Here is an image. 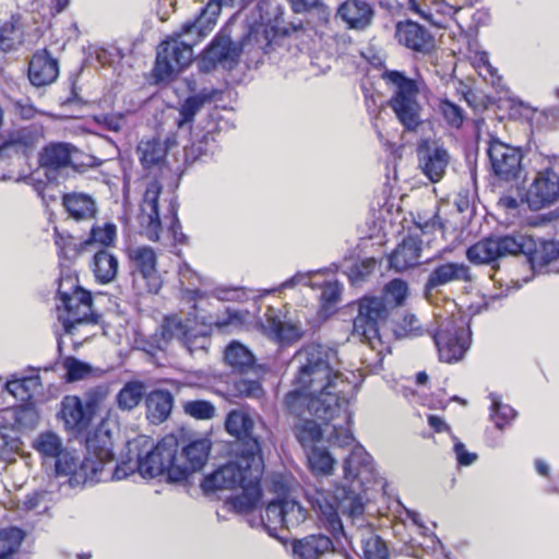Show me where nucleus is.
Segmentation results:
<instances>
[{
  "instance_id": "obj_35",
  "label": "nucleus",
  "mask_w": 559,
  "mask_h": 559,
  "mask_svg": "<svg viewBox=\"0 0 559 559\" xmlns=\"http://www.w3.org/2000/svg\"><path fill=\"white\" fill-rule=\"evenodd\" d=\"M147 418L159 424L168 418L174 405V397L167 390H154L145 399Z\"/></svg>"
},
{
  "instance_id": "obj_29",
  "label": "nucleus",
  "mask_w": 559,
  "mask_h": 559,
  "mask_svg": "<svg viewBox=\"0 0 559 559\" xmlns=\"http://www.w3.org/2000/svg\"><path fill=\"white\" fill-rule=\"evenodd\" d=\"M264 330L280 343L296 342L304 333L299 323L282 319L273 309H269L265 314Z\"/></svg>"
},
{
  "instance_id": "obj_7",
  "label": "nucleus",
  "mask_w": 559,
  "mask_h": 559,
  "mask_svg": "<svg viewBox=\"0 0 559 559\" xmlns=\"http://www.w3.org/2000/svg\"><path fill=\"white\" fill-rule=\"evenodd\" d=\"M388 317V305L381 297H364L359 301L358 314L353 322V332L361 337L371 349L376 350V361L367 365L369 372L382 369L383 343L380 335V324Z\"/></svg>"
},
{
  "instance_id": "obj_37",
  "label": "nucleus",
  "mask_w": 559,
  "mask_h": 559,
  "mask_svg": "<svg viewBox=\"0 0 559 559\" xmlns=\"http://www.w3.org/2000/svg\"><path fill=\"white\" fill-rule=\"evenodd\" d=\"M91 265L96 281L102 284L112 282L118 274V259L107 249L96 251Z\"/></svg>"
},
{
  "instance_id": "obj_40",
  "label": "nucleus",
  "mask_w": 559,
  "mask_h": 559,
  "mask_svg": "<svg viewBox=\"0 0 559 559\" xmlns=\"http://www.w3.org/2000/svg\"><path fill=\"white\" fill-rule=\"evenodd\" d=\"M146 386L139 380L128 381L116 395V405L122 412L138 407L145 395Z\"/></svg>"
},
{
  "instance_id": "obj_49",
  "label": "nucleus",
  "mask_w": 559,
  "mask_h": 559,
  "mask_svg": "<svg viewBox=\"0 0 559 559\" xmlns=\"http://www.w3.org/2000/svg\"><path fill=\"white\" fill-rule=\"evenodd\" d=\"M319 519L323 526L330 531L334 536L343 533V524L338 516L336 508L329 502L318 503Z\"/></svg>"
},
{
  "instance_id": "obj_46",
  "label": "nucleus",
  "mask_w": 559,
  "mask_h": 559,
  "mask_svg": "<svg viewBox=\"0 0 559 559\" xmlns=\"http://www.w3.org/2000/svg\"><path fill=\"white\" fill-rule=\"evenodd\" d=\"M468 58L480 75L485 78L496 76L497 70L490 64L488 53L480 50L478 43L475 40L468 44Z\"/></svg>"
},
{
  "instance_id": "obj_32",
  "label": "nucleus",
  "mask_w": 559,
  "mask_h": 559,
  "mask_svg": "<svg viewBox=\"0 0 559 559\" xmlns=\"http://www.w3.org/2000/svg\"><path fill=\"white\" fill-rule=\"evenodd\" d=\"M333 543L325 535H310L293 544L296 559H323L333 551Z\"/></svg>"
},
{
  "instance_id": "obj_3",
  "label": "nucleus",
  "mask_w": 559,
  "mask_h": 559,
  "mask_svg": "<svg viewBox=\"0 0 559 559\" xmlns=\"http://www.w3.org/2000/svg\"><path fill=\"white\" fill-rule=\"evenodd\" d=\"M33 447L45 463L53 461L56 477L66 478L63 484L67 483L70 488L107 479L105 466L114 459L109 436H95L94 439H90L88 454L82 461H79L75 454L63 445L62 439L51 431L38 435Z\"/></svg>"
},
{
  "instance_id": "obj_13",
  "label": "nucleus",
  "mask_w": 559,
  "mask_h": 559,
  "mask_svg": "<svg viewBox=\"0 0 559 559\" xmlns=\"http://www.w3.org/2000/svg\"><path fill=\"white\" fill-rule=\"evenodd\" d=\"M559 200V176L550 167L536 173L526 189L524 201L532 211L549 207Z\"/></svg>"
},
{
  "instance_id": "obj_50",
  "label": "nucleus",
  "mask_w": 559,
  "mask_h": 559,
  "mask_svg": "<svg viewBox=\"0 0 559 559\" xmlns=\"http://www.w3.org/2000/svg\"><path fill=\"white\" fill-rule=\"evenodd\" d=\"M117 236V227L112 223H104L103 225H95L91 229V236L86 240V245L91 246L94 243L109 247L114 245Z\"/></svg>"
},
{
  "instance_id": "obj_17",
  "label": "nucleus",
  "mask_w": 559,
  "mask_h": 559,
  "mask_svg": "<svg viewBox=\"0 0 559 559\" xmlns=\"http://www.w3.org/2000/svg\"><path fill=\"white\" fill-rule=\"evenodd\" d=\"M178 275L182 286V298L188 301H193L194 304L192 307L194 310H198V304L203 299L209 298V296L222 301H234L239 298V290L234 287H216L209 294L197 288H191L190 286H195L201 283V277L186 262L179 265Z\"/></svg>"
},
{
  "instance_id": "obj_21",
  "label": "nucleus",
  "mask_w": 559,
  "mask_h": 559,
  "mask_svg": "<svg viewBox=\"0 0 559 559\" xmlns=\"http://www.w3.org/2000/svg\"><path fill=\"white\" fill-rule=\"evenodd\" d=\"M45 133L41 124L33 123L11 131L0 145V157L21 154L27 156L44 140Z\"/></svg>"
},
{
  "instance_id": "obj_6",
  "label": "nucleus",
  "mask_w": 559,
  "mask_h": 559,
  "mask_svg": "<svg viewBox=\"0 0 559 559\" xmlns=\"http://www.w3.org/2000/svg\"><path fill=\"white\" fill-rule=\"evenodd\" d=\"M201 39L186 33L182 25L159 44L156 52L153 75L157 82H169L188 68L193 59L192 47Z\"/></svg>"
},
{
  "instance_id": "obj_51",
  "label": "nucleus",
  "mask_w": 559,
  "mask_h": 559,
  "mask_svg": "<svg viewBox=\"0 0 559 559\" xmlns=\"http://www.w3.org/2000/svg\"><path fill=\"white\" fill-rule=\"evenodd\" d=\"M207 98L201 95L188 97L179 108L180 118L177 121L178 127L182 128L185 124L192 122L194 116L201 110Z\"/></svg>"
},
{
  "instance_id": "obj_41",
  "label": "nucleus",
  "mask_w": 559,
  "mask_h": 559,
  "mask_svg": "<svg viewBox=\"0 0 559 559\" xmlns=\"http://www.w3.org/2000/svg\"><path fill=\"white\" fill-rule=\"evenodd\" d=\"M25 533L15 526L0 528V559H9L21 546Z\"/></svg>"
},
{
  "instance_id": "obj_31",
  "label": "nucleus",
  "mask_w": 559,
  "mask_h": 559,
  "mask_svg": "<svg viewBox=\"0 0 559 559\" xmlns=\"http://www.w3.org/2000/svg\"><path fill=\"white\" fill-rule=\"evenodd\" d=\"M429 1V4L420 5L416 0H413L409 4V9L435 26L445 27L447 23L459 11V9H455L444 0Z\"/></svg>"
},
{
  "instance_id": "obj_63",
  "label": "nucleus",
  "mask_w": 559,
  "mask_h": 559,
  "mask_svg": "<svg viewBox=\"0 0 559 559\" xmlns=\"http://www.w3.org/2000/svg\"><path fill=\"white\" fill-rule=\"evenodd\" d=\"M396 334L399 336H415L420 332V324L416 316L406 314L397 325Z\"/></svg>"
},
{
  "instance_id": "obj_34",
  "label": "nucleus",
  "mask_w": 559,
  "mask_h": 559,
  "mask_svg": "<svg viewBox=\"0 0 559 559\" xmlns=\"http://www.w3.org/2000/svg\"><path fill=\"white\" fill-rule=\"evenodd\" d=\"M224 5L225 1L223 0H209L206 7L194 21L183 24L186 33L195 35L199 39L205 37L215 25Z\"/></svg>"
},
{
  "instance_id": "obj_23",
  "label": "nucleus",
  "mask_w": 559,
  "mask_h": 559,
  "mask_svg": "<svg viewBox=\"0 0 559 559\" xmlns=\"http://www.w3.org/2000/svg\"><path fill=\"white\" fill-rule=\"evenodd\" d=\"M397 41L413 51L428 53L435 47L431 34L418 23L406 21L396 25Z\"/></svg>"
},
{
  "instance_id": "obj_2",
  "label": "nucleus",
  "mask_w": 559,
  "mask_h": 559,
  "mask_svg": "<svg viewBox=\"0 0 559 559\" xmlns=\"http://www.w3.org/2000/svg\"><path fill=\"white\" fill-rule=\"evenodd\" d=\"M253 418L243 409H234L225 420L227 432L241 440L239 453L229 463L205 476L201 483L204 492L241 489V493L227 499L238 513H246L257 507L262 490L263 459L258 438L252 436Z\"/></svg>"
},
{
  "instance_id": "obj_47",
  "label": "nucleus",
  "mask_w": 559,
  "mask_h": 559,
  "mask_svg": "<svg viewBox=\"0 0 559 559\" xmlns=\"http://www.w3.org/2000/svg\"><path fill=\"white\" fill-rule=\"evenodd\" d=\"M182 408L187 415L198 420H210L216 415V407L205 400L186 401Z\"/></svg>"
},
{
  "instance_id": "obj_19",
  "label": "nucleus",
  "mask_w": 559,
  "mask_h": 559,
  "mask_svg": "<svg viewBox=\"0 0 559 559\" xmlns=\"http://www.w3.org/2000/svg\"><path fill=\"white\" fill-rule=\"evenodd\" d=\"M74 146L63 142H51L39 153L38 163L46 177L51 181H59V177L69 168H74L72 153Z\"/></svg>"
},
{
  "instance_id": "obj_12",
  "label": "nucleus",
  "mask_w": 559,
  "mask_h": 559,
  "mask_svg": "<svg viewBox=\"0 0 559 559\" xmlns=\"http://www.w3.org/2000/svg\"><path fill=\"white\" fill-rule=\"evenodd\" d=\"M487 155L492 173L503 181L518 179L523 171V152L520 147L509 145L498 138H490Z\"/></svg>"
},
{
  "instance_id": "obj_9",
  "label": "nucleus",
  "mask_w": 559,
  "mask_h": 559,
  "mask_svg": "<svg viewBox=\"0 0 559 559\" xmlns=\"http://www.w3.org/2000/svg\"><path fill=\"white\" fill-rule=\"evenodd\" d=\"M440 320L439 329L433 335L440 360L455 362L463 358L469 346V329L466 319L462 314H452Z\"/></svg>"
},
{
  "instance_id": "obj_33",
  "label": "nucleus",
  "mask_w": 559,
  "mask_h": 559,
  "mask_svg": "<svg viewBox=\"0 0 559 559\" xmlns=\"http://www.w3.org/2000/svg\"><path fill=\"white\" fill-rule=\"evenodd\" d=\"M421 241L416 237H407L390 255V266L397 272H403L419 264Z\"/></svg>"
},
{
  "instance_id": "obj_58",
  "label": "nucleus",
  "mask_w": 559,
  "mask_h": 559,
  "mask_svg": "<svg viewBox=\"0 0 559 559\" xmlns=\"http://www.w3.org/2000/svg\"><path fill=\"white\" fill-rule=\"evenodd\" d=\"M62 365L67 371L66 377L69 382L80 381L92 372V368L88 364L74 357H67Z\"/></svg>"
},
{
  "instance_id": "obj_30",
  "label": "nucleus",
  "mask_w": 559,
  "mask_h": 559,
  "mask_svg": "<svg viewBox=\"0 0 559 559\" xmlns=\"http://www.w3.org/2000/svg\"><path fill=\"white\" fill-rule=\"evenodd\" d=\"M367 488H358L357 485L336 484L333 497L338 509L355 519L364 513L365 503L361 492Z\"/></svg>"
},
{
  "instance_id": "obj_38",
  "label": "nucleus",
  "mask_w": 559,
  "mask_h": 559,
  "mask_svg": "<svg viewBox=\"0 0 559 559\" xmlns=\"http://www.w3.org/2000/svg\"><path fill=\"white\" fill-rule=\"evenodd\" d=\"M67 212L76 221L91 219L96 214L95 201L84 193H71L63 198Z\"/></svg>"
},
{
  "instance_id": "obj_11",
  "label": "nucleus",
  "mask_w": 559,
  "mask_h": 559,
  "mask_svg": "<svg viewBox=\"0 0 559 559\" xmlns=\"http://www.w3.org/2000/svg\"><path fill=\"white\" fill-rule=\"evenodd\" d=\"M162 335L165 341L178 340L190 354L206 352L211 341L209 329L198 326L194 321H183L178 316L167 317L162 324Z\"/></svg>"
},
{
  "instance_id": "obj_52",
  "label": "nucleus",
  "mask_w": 559,
  "mask_h": 559,
  "mask_svg": "<svg viewBox=\"0 0 559 559\" xmlns=\"http://www.w3.org/2000/svg\"><path fill=\"white\" fill-rule=\"evenodd\" d=\"M365 559H389L390 552L385 542L378 535H369L362 539Z\"/></svg>"
},
{
  "instance_id": "obj_18",
  "label": "nucleus",
  "mask_w": 559,
  "mask_h": 559,
  "mask_svg": "<svg viewBox=\"0 0 559 559\" xmlns=\"http://www.w3.org/2000/svg\"><path fill=\"white\" fill-rule=\"evenodd\" d=\"M210 450V440L199 439L185 447L179 455L176 453L175 468L170 469V480L180 483L190 474L200 471L209 459Z\"/></svg>"
},
{
  "instance_id": "obj_57",
  "label": "nucleus",
  "mask_w": 559,
  "mask_h": 559,
  "mask_svg": "<svg viewBox=\"0 0 559 559\" xmlns=\"http://www.w3.org/2000/svg\"><path fill=\"white\" fill-rule=\"evenodd\" d=\"M92 119L96 124L111 132H120L127 126V116L120 112L94 115Z\"/></svg>"
},
{
  "instance_id": "obj_48",
  "label": "nucleus",
  "mask_w": 559,
  "mask_h": 559,
  "mask_svg": "<svg viewBox=\"0 0 559 559\" xmlns=\"http://www.w3.org/2000/svg\"><path fill=\"white\" fill-rule=\"evenodd\" d=\"M295 435L304 445L318 441L322 436L320 426L312 419L298 418L295 424Z\"/></svg>"
},
{
  "instance_id": "obj_15",
  "label": "nucleus",
  "mask_w": 559,
  "mask_h": 559,
  "mask_svg": "<svg viewBox=\"0 0 559 559\" xmlns=\"http://www.w3.org/2000/svg\"><path fill=\"white\" fill-rule=\"evenodd\" d=\"M344 484L368 488L377 479V469L372 456L360 444H355L343 464Z\"/></svg>"
},
{
  "instance_id": "obj_54",
  "label": "nucleus",
  "mask_w": 559,
  "mask_h": 559,
  "mask_svg": "<svg viewBox=\"0 0 559 559\" xmlns=\"http://www.w3.org/2000/svg\"><path fill=\"white\" fill-rule=\"evenodd\" d=\"M284 524L287 530L298 526L307 518V511L299 502L290 499H282Z\"/></svg>"
},
{
  "instance_id": "obj_42",
  "label": "nucleus",
  "mask_w": 559,
  "mask_h": 559,
  "mask_svg": "<svg viewBox=\"0 0 559 559\" xmlns=\"http://www.w3.org/2000/svg\"><path fill=\"white\" fill-rule=\"evenodd\" d=\"M261 523L269 535L273 537L277 536L280 527H285L282 499L267 504L264 515L261 516Z\"/></svg>"
},
{
  "instance_id": "obj_5",
  "label": "nucleus",
  "mask_w": 559,
  "mask_h": 559,
  "mask_svg": "<svg viewBox=\"0 0 559 559\" xmlns=\"http://www.w3.org/2000/svg\"><path fill=\"white\" fill-rule=\"evenodd\" d=\"M57 295L58 321L62 324L66 334L73 335L78 329L96 323L91 293L79 285L74 274L68 272L60 276Z\"/></svg>"
},
{
  "instance_id": "obj_56",
  "label": "nucleus",
  "mask_w": 559,
  "mask_h": 559,
  "mask_svg": "<svg viewBox=\"0 0 559 559\" xmlns=\"http://www.w3.org/2000/svg\"><path fill=\"white\" fill-rule=\"evenodd\" d=\"M407 292L406 282L399 278L392 280L384 287V301L386 305L400 306L404 302Z\"/></svg>"
},
{
  "instance_id": "obj_43",
  "label": "nucleus",
  "mask_w": 559,
  "mask_h": 559,
  "mask_svg": "<svg viewBox=\"0 0 559 559\" xmlns=\"http://www.w3.org/2000/svg\"><path fill=\"white\" fill-rule=\"evenodd\" d=\"M489 399L491 401V420L498 429L502 430L515 418L516 412L510 405L503 404L495 393H491Z\"/></svg>"
},
{
  "instance_id": "obj_27",
  "label": "nucleus",
  "mask_w": 559,
  "mask_h": 559,
  "mask_svg": "<svg viewBox=\"0 0 559 559\" xmlns=\"http://www.w3.org/2000/svg\"><path fill=\"white\" fill-rule=\"evenodd\" d=\"M224 360L234 372L240 374H260L262 367L255 364L252 352L238 341L230 342L224 352Z\"/></svg>"
},
{
  "instance_id": "obj_25",
  "label": "nucleus",
  "mask_w": 559,
  "mask_h": 559,
  "mask_svg": "<svg viewBox=\"0 0 559 559\" xmlns=\"http://www.w3.org/2000/svg\"><path fill=\"white\" fill-rule=\"evenodd\" d=\"M469 267L464 263L448 262L436 266L428 276L425 295L430 299L432 290L452 282H471Z\"/></svg>"
},
{
  "instance_id": "obj_64",
  "label": "nucleus",
  "mask_w": 559,
  "mask_h": 559,
  "mask_svg": "<svg viewBox=\"0 0 559 559\" xmlns=\"http://www.w3.org/2000/svg\"><path fill=\"white\" fill-rule=\"evenodd\" d=\"M342 286L338 282H326L322 288L321 300L325 305H334L338 301Z\"/></svg>"
},
{
  "instance_id": "obj_28",
  "label": "nucleus",
  "mask_w": 559,
  "mask_h": 559,
  "mask_svg": "<svg viewBox=\"0 0 559 559\" xmlns=\"http://www.w3.org/2000/svg\"><path fill=\"white\" fill-rule=\"evenodd\" d=\"M59 74V67L47 50L37 51L29 61L28 79L35 86L51 84Z\"/></svg>"
},
{
  "instance_id": "obj_24",
  "label": "nucleus",
  "mask_w": 559,
  "mask_h": 559,
  "mask_svg": "<svg viewBox=\"0 0 559 559\" xmlns=\"http://www.w3.org/2000/svg\"><path fill=\"white\" fill-rule=\"evenodd\" d=\"M58 418L63 423L66 430L73 432L84 431L93 420L82 399L76 395H67L62 399Z\"/></svg>"
},
{
  "instance_id": "obj_61",
  "label": "nucleus",
  "mask_w": 559,
  "mask_h": 559,
  "mask_svg": "<svg viewBox=\"0 0 559 559\" xmlns=\"http://www.w3.org/2000/svg\"><path fill=\"white\" fill-rule=\"evenodd\" d=\"M377 261L372 258L365 259L359 263L352 265L348 272V278L353 285H358L376 267Z\"/></svg>"
},
{
  "instance_id": "obj_14",
  "label": "nucleus",
  "mask_w": 559,
  "mask_h": 559,
  "mask_svg": "<svg viewBox=\"0 0 559 559\" xmlns=\"http://www.w3.org/2000/svg\"><path fill=\"white\" fill-rule=\"evenodd\" d=\"M162 190V185L156 180L147 183L136 217L140 234L151 241H158L163 230L159 214V195Z\"/></svg>"
},
{
  "instance_id": "obj_1",
  "label": "nucleus",
  "mask_w": 559,
  "mask_h": 559,
  "mask_svg": "<svg viewBox=\"0 0 559 559\" xmlns=\"http://www.w3.org/2000/svg\"><path fill=\"white\" fill-rule=\"evenodd\" d=\"M295 359L299 362L294 379V389L284 400L287 412L298 418L306 411L325 423L344 412L349 420L346 405L357 393V377L353 371L344 373L337 352L333 348L309 344L300 349Z\"/></svg>"
},
{
  "instance_id": "obj_60",
  "label": "nucleus",
  "mask_w": 559,
  "mask_h": 559,
  "mask_svg": "<svg viewBox=\"0 0 559 559\" xmlns=\"http://www.w3.org/2000/svg\"><path fill=\"white\" fill-rule=\"evenodd\" d=\"M50 502V495L44 490H36L25 496L23 500V508L26 511L35 513H43L48 510Z\"/></svg>"
},
{
  "instance_id": "obj_22",
  "label": "nucleus",
  "mask_w": 559,
  "mask_h": 559,
  "mask_svg": "<svg viewBox=\"0 0 559 559\" xmlns=\"http://www.w3.org/2000/svg\"><path fill=\"white\" fill-rule=\"evenodd\" d=\"M10 400L13 405L16 402L26 403L39 392L43 386L39 368L27 367L21 371L8 376Z\"/></svg>"
},
{
  "instance_id": "obj_45",
  "label": "nucleus",
  "mask_w": 559,
  "mask_h": 559,
  "mask_svg": "<svg viewBox=\"0 0 559 559\" xmlns=\"http://www.w3.org/2000/svg\"><path fill=\"white\" fill-rule=\"evenodd\" d=\"M308 461L311 471L317 475H329L335 463L328 450L318 447L310 451Z\"/></svg>"
},
{
  "instance_id": "obj_20",
  "label": "nucleus",
  "mask_w": 559,
  "mask_h": 559,
  "mask_svg": "<svg viewBox=\"0 0 559 559\" xmlns=\"http://www.w3.org/2000/svg\"><path fill=\"white\" fill-rule=\"evenodd\" d=\"M418 167L431 181L439 182L449 166L448 151L437 142L423 141L417 146Z\"/></svg>"
},
{
  "instance_id": "obj_55",
  "label": "nucleus",
  "mask_w": 559,
  "mask_h": 559,
  "mask_svg": "<svg viewBox=\"0 0 559 559\" xmlns=\"http://www.w3.org/2000/svg\"><path fill=\"white\" fill-rule=\"evenodd\" d=\"M438 111L442 115L447 123L455 129H459L465 119L464 110L448 99L439 100Z\"/></svg>"
},
{
  "instance_id": "obj_10",
  "label": "nucleus",
  "mask_w": 559,
  "mask_h": 559,
  "mask_svg": "<svg viewBox=\"0 0 559 559\" xmlns=\"http://www.w3.org/2000/svg\"><path fill=\"white\" fill-rule=\"evenodd\" d=\"M177 442L173 438L163 439L156 445L148 439L143 440L138 454L136 468L146 479L166 476L170 480V469L175 468Z\"/></svg>"
},
{
  "instance_id": "obj_59",
  "label": "nucleus",
  "mask_w": 559,
  "mask_h": 559,
  "mask_svg": "<svg viewBox=\"0 0 559 559\" xmlns=\"http://www.w3.org/2000/svg\"><path fill=\"white\" fill-rule=\"evenodd\" d=\"M262 371H264V370L262 369ZM262 373L263 372H261L258 376L253 374L254 378H252V379L241 378V379L235 381L234 386H235V391L238 393V395L246 396V397L261 396L263 393V389L260 383V378H261Z\"/></svg>"
},
{
  "instance_id": "obj_8",
  "label": "nucleus",
  "mask_w": 559,
  "mask_h": 559,
  "mask_svg": "<svg viewBox=\"0 0 559 559\" xmlns=\"http://www.w3.org/2000/svg\"><path fill=\"white\" fill-rule=\"evenodd\" d=\"M385 82L392 86L393 95L390 106L399 121L408 131H415L423 122L421 106L418 102V86L412 79L399 71H385L382 74Z\"/></svg>"
},
{
  "instance_id": "obj_16",
  "label": "nucleus",
  "mask_w": 559,
  "mask_h": 559,
  "mask_svg": "<svg viewBox=\"0 0 559 559\" xmlns=\"http://www.w3.org/2000/svg\"><path fill=\"white\" fill-rule=\"evenodd\" d=\"M128 258L132 267L133 281L146 282V292L156 294L160 288L157 273V258L154 249L148 246H136L128 249Z\"/></svg>"
},
{
  "instance_id": "obj_36",
  "label": "nucleus",
  "mask_w": 559,
  "mask_h": 559,
  "mask_svg": "<svg viewBox=\"0 0 559 559\" xmlns=\"http://www.w3.org/2000/svg\"><path fill=\"white\" fill-rule=\"evenodd\" d=\"M238 56L239 48L231 41L230 36L225 31L217 34L204 51V60L213 64L225 60H234Z\"/></svg>"
},
{
  "instance_id": "obj_26",
  "label": "nucleus",
  "mask_w": 559,
  "mask_h": 559,
  "mask_svg": "<svg viewBox=\"0 0 559 559\" xmlns=\"http://www.w3.org/2000/svg\"><path fill=\"white\" fill-rule=\"evenodd\" d=\"M336 15L349 28L361 31L371 24L374 10L365 0H346L337 8Z\"/></svg>"
},
{
  "instance_id": "obj_44",
  "label": "nucleus",
  "mask_w": 559,
  "mask_h": 559,
  "mask_svg": "<svg viewBox=\"0 0 559 559\" xmlns=\"http://www.w3.org/2000/svg\"><path fill=\"white\" fill-rule=\"evenodd\" d=\"M349 404L350 402L345 407L347 412L352 415V412L348 408ZM335 418H340L342 424L332 426L333 430L329 433V441L331 442V444L341 448L350 445L355 440L349 429L352 417L349 418L348 421H346L344 418V412H341V414L335 416L333 419Z\"/></svg>"
},
{
  "instance_id": "obj_39",
  "label": "nucleus",
  "mask_w": 559,
  "mask_h": 559,
  "mask_svg": "<svg viewBox=\"0 0 559 559\" xmlns=\"http://www.w3.org/2000/svg\"><path fill=\"white\" fill-rule=\"evenodd\" d=\"M166 153L165 144L156 136L143 138L136 146L139 159L145 168L162 163Z\"/></svg>"
},
{
  "instance_id": "obj_4",
  "label": "nucleus",
  "mask_w": 559,
  "mask_h": 559,
  "mask_svg": "<svg viewBox=\"0 0 559 559\" xmlns=\"http://www.w3.org/2000/svg\"><path fill=\"white\" fill-rule=\"evenodd\" d=\"M523 253L528 257L532 269L548 272L546 267L559 258V241H542L523 234L496 236L483 239L466 251L467 259L476 264L491 263L500 258Z\"/></svg>"
},
{
  "instance_id": "obj_53",
  "label": "nucleus",
  "mask_w": 559,
  "mask_h": 559,
  "mask_svg": "<svg viewBox=\"0 0 559 559\" xmlns=\"http://www.w3.org/2000/svg\"><path fill=\"white\" fill-rule=\"evenodd\" d=\"M109 395L107 385H97L87 390L83 395V405L88 414L94 418L96 412L102 407Z\"/></svg>"
},
{
  "instance_id": "obj_62",
  "label": "nucleus",
  "mask_w": 559,
  "mask_h": 559,
  "mask_svg": "<svg viewBox=\"0 0 559 559\" xmlns=\"http://www.w3.org/2000/svg\"><path fill=\"white\" fill-rule=\"evenodd\" d=\"M178 204L176 200L171 199L167 209V213L164 215V221L169 225V230L173 233V237L176 241H182L185 235L179 231V219L177 216Z\"/></svg>"
}]
</instances>
